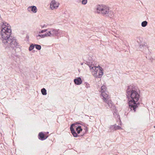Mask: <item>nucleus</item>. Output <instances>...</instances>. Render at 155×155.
Here are the masks:
<instances>
[{
    "mask_svg": "<svg viewBox=\"0 0 155 155\" xmlns=\"http://www.w3.org/2000/svg\"><path fill=\"white\" fill-rule=\"evenodd\" d=\"M0 38L2 43L6 47L12 48V53L10 58L13 60H16L17 54L15 48H17L18 44L14 38L11 36L12 31L11 26L6 22H3L1 27Z\"/></svg>",
    "mask_w": 155,
    "mask_h": 155,
    "instance_id": "f257e3e1",
    "label": "nucleus"
},
{
    "mask_svg": "<svg viewBox=\"0 0 155 155\" xmlns=\"http://www.w3.org/2000/svg\"><path fill=\"white\" fill-rule=\"evenodd\" d=\"M127 96L129 100V108L135 112L140 105L138 102L140 97L138 90L133 86H129L127 90Z\"/></svg>",
    "mask_w": 155,
    "mask_h": 155,
    "instance_id": "f03ea898",
    "label": "nucleus"
},
{
    "mask_svg": "<svg viewBox=\"0 0 155 155\" xmlns=\"http://www.w3.org/2000/svg\"><path fill=\"white\" fill-rule=\"evenodd\" d=\"M96 12L101 14L104 16L109 17L112 16L113 12L110 9L109 7L105 5H98L96 8Z\"/></svg>",
    "mask_w": 155,
    "mask_h": 155,
    "instance_id": "7ed1b4c3",
    "label": "nucleus"
},
{
    "mask_svg": "<svg viewBox=\"0 0 155 155\" xmlns=\"http://www.w3.org/2000/svg\"><path fill=\"white\" fill-rule=\"evenodd\" d=\"M98 67H99V70L98 75H97V72L98 71V68L96 69L95 70L92 71L91 72L92 75L94 77H96L97 78H101L103 75V73L102 71V68L100 66Z\"/></svg>",
    "mask_w": 155,
    "mask_h": 155,
    "instance_id": "20e7f679",
    "label": "nucleus"
},
{
    "mask_svg": "<svg viewBox=\"0 0 155 155\" xmlns=\"http://www.w3.org/2000/svg\"><path fill=\"white\" fill-rule=\"evenodd\" d=\"M59 29L51 28L48 32V37H54L58 35Z\"/></svg>",
    "mask_w": 155,
    "mask_h": 155,
    "instance_id": "39448f33",
    "label": "nucleus"
},
{
    "mask_svg": "<svg viewBox=\"0 0 155 155\" xmlns=\"http://www.w3.org/2000/svg\"><path fill=\"white\" fill-rule=\"evenodd\" d=\"M85 63L89 66L91 72L98 68V67L95 66L94 61L93 60H91L89 62H86Z\"/></svg>",
    "mask_w": 155,
    "mask_h": 155,
    "instance_id": "423d86ee",
    "label": "nucleus"
},
{
    "mask_svg": "<svg viewBox=\"0 0 155 155\" xmlns=\"http://www.w3.org/2000/svg\"><path fill=\"white\" fill-rule=\"evenodd\" d=\"M59 4L55 0H52L50 4V8L51 9L57 8Z\"/></svg>",
    "mask_w": 155,
    "mask_h": 155,
    "instance_id": "0eeeda50",
    "label": "nucleus"
},
{
    "mask_svg": "<svg viewBox=\"0 0 155 155\" xmlns=\"http://www.w3.org/2000/svg\"><path fill=\"white\" fill-rule=\"evenodd\" d=\"M101 97H102L101 98L104 102L107 101V100L110 99L109 95L106 92H103L102 93H101Z\"/></svg>",
    "mask_w": 155,
    "mask_h": 155,
    "instance_id": "6e6552de",
    "label": "nucleus"
},
{
    "mask_svg": "<svg viewBox=\"0 0 155 155\" xmlns=\"http://www.w3.org/2000/svg\"><path fill=\"white\" fill-rule=\"evenodd\" d=\"M27 10L29 12H30L31 11L32 12L34 13L37 12V7L35 6H30L28 8Z\"/></svg>",
    "mask_w": 155,
    "mask_h": 155,
    "instance_id": "1a4fd4ad",
    "label": "nucleus"
},
{
    "mask_svg": "<svg viewBox=\"0 0 155 155\" xmlns=\"http://www.w3.org/2000/svg\"><path fill=\"white\" fill-rule=\"evenodd\" d=\"M74 82L75 84L79 85L82 83V81L81 78L78 77L74 79Z\"/></svg>",
    "mask_w": 155,
    "mask_h": 155,
    "instance_id": "9d476101",
    "label": "nucleus"
},
{
    "mask_svg": "<svg viewBox=\"0 0 155 155\" xmlns=\"http://www.w3.org/2000/svg\"><path fill=\"white\" fill-rule=\"evenodd\" d=\"M47 138V137H46L45 138L44 134L42 132H40L39 134L38 138L39 139L43 140H45Z\"/></svg>",
    "mask_w": 155,
    "mask_h": 155,
    "instance_id": "9b49d317",
    "label": "nucleus"
},
{
    "mask_svg": "<svg viewBox=\"0 0 155 155\" xmlns=\"http://www.w3.org/2000/svg\"><path fill=\"white\" fill-rule=\"evenodd\" d=\"M105 102L107 103V104L108 105V107L110 108H112V107L113 106V103L112 102L111 100L110 99L107 100V101H105Z\"/></svg>",
    "mask_w": 155,
    "mask_h": 155,
    "instance_id": "f8f14e48",
    "label": "nucleus"
},
{
    "mask_svg": "<svg viewBox=\"0 0 155 155\" xmlns=\"http://www.w3.org/2000/svg\"><path fill=\"white\" fill-rule=\"evenodd\" d=\"M107 87L106 86L103 85L101 87V93L103 92H106L105 91H106Z\"/></svg>",
    "mask_w": 155,
    "mask_h": 155,
    "instance_id": "ddd939ff",
    "label": "nucleus"
},
{
    "mask_svg": "<svg viewBox=\"0 0 155 155\" xmlns=\"http://www.w3.org/2000/svg\"><path fill=\"white\" fill-rule=\"evenodd\" d=\"M76 130L77 131V133L79 134L82 130V129L81 128V126H78L76 128Z\"/></svg>",
    "mask_w": 155,
    "mask_h": 155,
    "instance_id": "4468645a",
    "label": "nucleus"
},
{
    "mask_svg": "<svg viewBox=\"0 0 155 155\" xmlns=\"http://www.w3.org/2000/svg\"><path fill=\"white\" fill-rule=\"evenodd\" d=\"M115 124L111 125L110 127V132H113L115 130Z\"/></svg>",
    "mask_w": 155,
    "mask_h": 155,
    "instance_id": "2eb2a0df",
    "label": "nucleus"
},
{
    "mask_svg": "<svg viewBox=\"0 0 155 155\" xmlns=\"http://www.w3.org/2000/svg\"><path fill=\"white\" fill-rule=\"evenodd\" d=\"M41 91L42 94L43 95H46L47 94L46 90L45 88H43L41 89Z\"/></svg>",
    "mask_w": 155,
    "mask_h": 155,
    "instance_id": "dca6fc26",
    "label": "nucleus"
},
{
    "mask_svg": "<svg viewBox=\"0 0 155 155\" xmlns=\"http://www.w3.org/2000/svg\"><path fill=\"white\" fill-rule=\"evenodd\" d=\"M147 24V22L145 21H143L141 23V26L143 27H146Z\"/></svg>",
    "mask_w": 155,
    "mask_h": 155,
    "instance_id": "f3484780",
    "label": "nucleus"
},
{
    "mask_svg": "<svg viewBox=\"0 0 155 155\" xmlns=\"http://www.w3.org/2000/svg\"><path fill=\"white\" fill-rule=\"evenodd\" d=\"M35 46V44H32L31 45L29 48V50L31 51L32 50Z\"/></svg>",
    "mask_w": 155,
    "mask_h": 155,
    "instance_id": "a211bd4d",
    "label": "nucleus"
},
{
    "mask_svg": "<svg viewBox=\"0 0 155 155\" xmlns=\"http://www.w3.org/2000/svg\"><path fill=\"white\" fill-rule=\"evenodd\" d=\"M41 38H44L46 37H48L47 32L45 34L39 35Z\"/></svg>",
    "mask_w": 155,
    "mask_h": 155,
    "instance_id": "6ab92c4d",
    "label": "nucleus"
},
{
    "mask_svg": "<svg viewBox=\"0 0 155 155\" xmlns=\"http://www.w3.org/2000/svg\"><path fill=\"white\" fill-rule=\"evenodd\" d=\"M35 48L38 50H40L41 48V46L40 45L35 44Z\"/></svg>",
    "mask_w": 155,
    "mask_h": 155,
    "instance_id": "aec40b11",
    "label": "nucleus"
},
{
    "mask_svg": "<svg viewBox=\"0 0 155 155\" xmlns=\"http://www.w3.org/2000/svg\"><path fill=\"white\" fill-rule=\"evenodd\" d=\"M115 130H117L119 129H122V128L120 127L118 125H116V124H115Z\"/></svg>",
    "mask_w": 155,
    "mask_h": 155,
    "instance_id": "412c9836",
    "label": "nucleus"
},
{
    "mask_svg": "<svg viewBox=\"0 0 155 155\" xmlns=\"http://www.w3.org/2000/svg\"><path fill=\"white\" fill-rule=\"evenodd\" d=\"M75 124H71L70 127V130L71 132L75 131L73 127L74 126Z\"/></svg>",
    "mask_w": 155,
    "mask_h": 155,
    "instance_id": "4be33fe9",
    "label": "nucleus"
},
{
    "mask_svg": "<svg viewBox=\"0 0 155 155\" xmlns=\"http://www.w3.org/2000/svg\"><path fill=\"white\" fill-rule=\"evenodd\" d=\"M72 134L75 137H77L78 135L75 131L71 132Z\"/></svg>",
    "mask_w": 155,
    "mask_h": 155,
    "instance_id": "5701e85b",
    "label": "nucleus"
},
{
    "mask_svg": "<svg viewBox=\"0 0 155 155\" xmlns=\"http://www.w3.org/2000/svg\"><path fill=\"white\" fill-rule=\"evenodd\" d=\"M58 34H59L60 35H63V31H62L60 30L59 29L58 31Z\"/></svg>",
    "mask_w": 155,
    "mask_h": 155,
    "instance_id": "b1692460",
    "label": "nucleus"
},
{
    "mask_svg": "<svg viewBox=\"0 0 155 155\" xmlns=\"http://www.w3.org/2000/svg\"><path fill=\"white\" fill-rule=\"evenodd\" d=\"M85 87L87 88H88L90 87V84L87 82H85Z\"/></svg>",
    "mask_w": 155,
    "mask_h": 155,
    "instance_id": "393cba45",
    "label": "nucleus"
},
{
    "mask_svg": "<svg viewBox=\"0 0 155 155\" xmlns=\"http://www.w3.org/2000/svg\"><path fill=\"white\" fill-rule=\"evenodd\" d=\"M87 2V0H82V3L83 5H86Z\"/></svg>",
    "mask_w": 155,
    "mask_h": 155,
    "instance_id": "a878e982",
    "label": "nucleus"
},
{
    "mask_svg": "<svg viewBox=\"0 0 155 155\" xmlns=\"http://www.w3.org/2000/svg\"><path fill=\"white\" fill-rule=\"evenodd\" d=\"M47 30H48L47 29L42 30L41 31H40L39 32V33H44V32L46 31H47Z\"/></svg>",
    "mask_w": 155,
    "mask_h": 155,
    "instance_id": "bb28decb",
    "label": "nucleus"
},
{
    "mask_svg": "<svg viewBox=\"0 0 155 155\" xmlns=\"http://www.w3.org/2000/svg\"><path fill=\"white\" fill-rule=\"evenodd\" d=\"M36 37L37 39L38 40L40 39L41 38L39 35H37Z\"/></svg>",
    "mask_w": 155,
    "mask_h": 155,
    "instance_id": "cd10ccee",
    "label": "nucleus"
},
{
    "mask_svg": "<svg viewBox=\"0 0 155 155\" xmlns=\"http://www.w3.org/2000/svg\"><path fill=\"white\" fill-rule=\"evenodd\" d=\"M148 60L152 62L153 60V59L152 57H150L148 59Z\"/></svg>",
    "mask_w": 155,
    "mask_h": 155,
    "instance_id": "c85d7f7f",
    "label": "nucleus"
},
{
    "mask_svg": "<svg viewBox=\"0 0 155 155\" xmlns=\"http://www.w3.org/2000/svg\"><path fill=\"white\" fill-rule=\"evenodd\" d=\"M76 124H81L80 123H79L78 122H77Z\"/></svg>",
    "mask_w": 155,
    "mask_h": 155,
    "instance_id": "c756f323",
    "label": "nucleus"
},
{
    "mask_svg": "<svg viewBox=\"0 0 155 155\" xmlns=\"http://www.w3.org/2000/svg\"><path fill=\"white\" fill-rule=\"evenodd\" d=\"M83 64V62H81V65H82Z\"/></svg>",
    "mask_w": 155,
    "mask_h": 155,
    "instance_id": "7c9ffc66",
    "label": "nucleus"
},
{
    "mask_svg": "<svg viewBox=\"0 0 155 155\" xmlns=\"http://www.w3.org/2000/svg\"><path fill=\"white\" fill-rule=\"evenodd\" d=\"M64 14H65V12H64Z\"/></svg>",
    "mask_w": 155,
    "mask_h": 155,
    "instance_id": "2f4dec72",
    "label": "nucleus"
},
{
    "mask_svg": "<svg viewBox=\"0 0 155 155\" xmlns=\"http://www.w3.org/2000/svg\"><path fill=\"white\" fill-rule=\"evenodd\" d=\"M154 128H155V126H154Z\"/></svg>",
    "mask_w": 155,
    "mask_h": 155,
    "instance_id": "473e14b6",
    "label": "nucleus"
},
{
    "mask_svg": "<svg viewBox=\"0 0 155 155\" xmlns=\"http://www.w3.org/2000/svg\"><path fill=\"white\" fill-rule=\"evenodd\" d=\"M47 133V134H48L49 132H48Z\"/></svg>",
    "mask_w": 155,
    "mask_h": 155,
    "instance_id": "72a5a7b5",
    "label": "nucleus"
}]
</instances>
